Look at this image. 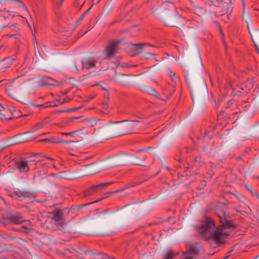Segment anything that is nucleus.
Returning a JSON list of instances; mask_svg holds the SVG:
<instances>
[{"label": "nucleus", "instance_id": "obj_1", "mask_svg": "<svg viewBox=\"0 0 259 259\" xmlns=\"http://www.w3.org/2000/svg\"><path fill=\"white\" fill-rule=\"evenodd\" d=\"M139 124L137 121L122 120L106 123L102 119H96L91 122L90 126L94 127L95 131H102L104 134L109 135V138H112L135 132V128L139 126Z\"/></svg>", "mask_w": 259, "mask_h": 259}, {"label": "nucleus", "instance_id": "obj_2", "mask_svg": "<svg viewBox=\"0 0 259 259\" xmlns=\"http://www.w3.org/2000/svg\"><path fill=\"white\" fill-rule=\"evenodd\" d=\"M195 228L205 240L210 243H214L215 246L220 245L224 242L223 229L216 227L210 217H204L201 221V225L195 226Z\"/></svg>", "mask_w": 259, "mask_h": 259}, {"label": "nucleus", "instance_id": "obj_3", "mask_svg": "<svg viewBox=\"0 0 259 259\" xmlns=\"http://www.w3.org/2000/svg\"><path fill=\"white\" fill-rule=\"evenodd\" d=\"M40 162H35L34 159L20 160L15 162V167L20 173L27 174L31 169H35L34 165H39Z\"/></svg>", "mask_w": 259, "mask_h": 259}, {"label": "nucleus", "instance_id": "obj_4", "mask_svg": "<svg viewBox=\"0 0 259 259\" xmlns=\"http://www.w3.org/2000/svg\"><path fill=\"white\" fill-rule=\"evenodd\" d=\"M82 69L92 70L93 72L100 71L103 68L97 59L94 57L85 58L82 59Z\"/></svg>", "mask_w": 259, "mask_h": 259}, {"label": "nucleus", "instance_id": "obj_5", "mask_svg": "<svg viewBox=\"0 0 259 259\" xmlns=\"http://www.w3.org/2000/svg\"><path fill=\"white\" fill-rule=\"evenodd\" d=\"M120 41L114 40L111 41L107 48L103 51V55L105 59L110 58L117 52V46Z\"/></svg>", "mask_w": 259, "mask_h": 259}, {"label": "nucleus", "instance_id": "obj_6", "mask_svg": "<svg viewBox=\"0 0 259 259\" xmlns=\"http://www.w3.org/2000/svg\"><path fill=\"white\" fill-rule=\"evenodd\" d=\"M13 195L18 200H22L24 198H29L30 196V193L29 191L25 190L17 189L13 192Z\"/></svg>", "mask_w": 259, "mask_h": 259}, {"label": "nucleus", "instance_id": "obj_7", "mask_svg": "<svg viewBox=\"0 0 259 259\" xmlns=\"http://www.w3.org/2000/svg\"><path fill=\"white\" fill-rule=\"evenodd\" d=\"M7 5L10 7H19L22 9L28 14H29V12L27 8L21 1L19 0H8Z\"/></svg>", "mask_w": 259, "mask_h": 259}, {"label": "nucleus", "instance_id": "obj_8", "mask_svg": "<svg viewBox=\"0 0 259 259\" xmlns=\"http://www.w3.org/2000/svg\"><path fill=\"white\" fill-rule=\"evenodd\" d=\"M217 215L219 218L221 223L222 224L223 229L226 228H231L232 227L231 224L229 222H226V214L223 211H218L216 212Z\"/></svg>", "mask_w": 259, "mask_h": 259}, {"label": "nucleus", "instance_id": "obj_9", "mask_svg": "<svg viewBox=\"0 0 259 259\" xmlns=\"http://www.w3.org/2000/svg\"><path fill=\"white\" fill-rule=\"evenodd\" d=\"M39 142H48L51 143H63V144H68L71 143V141H65V140H61L59 138H57L56 137H52L50 138H46L43 140H41L39 141Z\"/></svg>", "mask_w": 259, "mask_h": 259}, {"label": "nucleus", "instance_id": "obj_10", "mask_svg": "<svg viewBox=\"0 0 259 259\" xmlns=\"http://www.w3.org/2000/svg\"><path fill=\"white\" fill-rule=\"evenodd\" d=\"M183 255V259H196L197 256V252L194 248H192L189 251L185 252Z\"/></svg>", "mask_w": 259, "mask_h": 259}, {"label": "nucleus", "instance_id": "obj_11", "mask_svg": "<svg viewBox=\"0 0 259 259\" xmlns=\"http://www.w3.org/2000/svg\"><path fill=\"white\" fill-rule=\"evenodd\" d=\"M10 221L15 224H19L24 222V219L19 214H14L10 217Z\"/></svg>", "mask_w": 259, "mask_h": 259}, {"label": "nucleus", "instance_id": "obj_12", "mask_svg": "<svg viewBox=\"0 0 259 259\" xmlns=\"http://www.w3.org/2000/svg\"><path fill=\"white\" fill-rule=\"evenodd\" d=\"M35 162L41 163V164L39 165H34V167H35V168H39L40 167H41V169H42L41 170H38L37 171L38 174L39 175H42L44 174H46L47 172V166L46 165L45 163L42 162L41 161H35Z\"/></svg>", "mask_w": 259, "mask_h": 259}, {"label": "nucleus", "instance_id": "obj_13", "mask_svg": "<svg viewBox=\"0 0 259 259\" xmlns=\"http://www.w3.org/2000/svg\"><path fill=\"white\" fill-rule=\"evenodd\" d=\"M193 11L194 13L199 16L204 15L206 12V9L200 6H195Z\"/></svg>", "mask_w": 259, "mask_h": 259}, {"label": "nucleus", "instance_id": "obj_14", "mask_svg": "<svg viewBox=\"0 0 259 259\" xmlns=\"http://www.w3.org/2000/svg\"><path fill=\"white\" fill-rule=\"evenodd\" d=\"M15 89V88L12 86L9 87L7 89H6V92L9 96L15 99H17L18 97V94Z\"/></svg>", "mask_w": 259, "mask_h": 259}, {"label": "nucleus", "instance_id": "obj_15", "mask_svg": "<svg viewBox=\"0 0 259 259\" xmlns=\"http://www.w3.org/2000/svg\"><path fill=\"white\" fill-rule=\"evenodd\" d=\"M80 209L79 207H76L75 206H71L70 208H65L63 210V213H69L73 214L75 213V211L79 210Z\"/></svg>", "mask_w": 259, "mask_h": 259}, {"label": "nucleus", "instance_id": "obj_16", "mask_svg": "<svg viewBox=\"0 0 259 259\" xmlns=\"http://www.w3.org/2000/svg\"><path fill=\"white\" fill-rule=\"evenodd\" d=\"M245 187L253 196L259 199V194L256 190H253L251 186L247 185H245Z\"/></svg>", "mask_w": 259, "mask_h": 259}, {"label": "nucleus", "instance_id": "obj_17", "mask_svg": "<svg viewBox=\"0 0 259 259\" xmlns=\"http://www.w3.org/2000/svg\"><path fill=\"white\" fill-rule=\"evenodd\" d=\"M54 177H57L60 179H68L67 175L65 171H61L57 174H52Z\"/></svg>", "mask_w": 259, "mask_h": 259}, {"label": "nucleus", "instance_id": "obj_18", "mask_svg": "<svg viewBox=\"0 0 259 259\" xmlns=\"http://www.w3.org/2000/svg\"><path fill=\"white\" fill-rule=\"evenodd\" d=\"M174 256V253L171 251L168 250L164 254L163 259H173Z\"/></svg>", "mask_w": 259, "mask_h": 259}, {"label": "nucleus", "instance_id": "obj_19", "mask_svg": "<svg viewBox=\"0 0 259 259\" xmlns=\"http://www.w3.org/2000/svg\"><path fill=\"white\" fill-rule=\"evenodd\" d=\"M110 184H111V183H101L100 184L93 186L92 187V189H102L104 187L108 186Z\"/></svg>", "mask_w": 259, "mask_h": 259}, {"label": "nucleus", "instance_id": "obj_20", "mask_svg": "<svg viewBox=\"0 0 259 259\" xmlns=\"http://www.w3.org/2000/svg\"><path fill=\"white\" fill-rule=\"evenodd\" d=\"M133 47H134L136 49H141L143 46H147L148 44H135L132 45ZM149 46L153 47V46L151 45H148Z\"/></svg>", "mask_w": 259, "mask_h": 259}, {"label": "nucleus", "instance_id": "obj_21", "mask_svg": "<svg viewBox=\"0 0 259 259\" xmlns=\"http://www.w3.org/2000/svg\"><path fill=\"white\" fill-rule=\"evenodd\" d=\"M2 223L5 226L12 223L11 221H10V217L3 218L2 219Z\"/></svg>", "mask_w": 259, "mask_h": 259}, {"label": "nucleus", "instance_id": "obj_22", "mask_svg": "<svg viewBox=\"0 0 259 259\" xmlns=\"http://www.w3.org/2000/svg\"><path fill=\"white\" fill-rule=\"evenodd\" d=\"M23 223H25V225L23 227V228L27 230L31 229V227H32V225L31 224V223L29 221L24 220V222H23Z\"/></svg>", "mask_w": 259, "mask_h": 259}, {"label": "nucleus", "instance_id": "obj_23", "mask_svg": "<svg viewBox=\"0 0 259 259\" xmlns=\"http://www.w3.org/2000/svg\"><path fill=\"white\" fill-rule=\"evenodd\" d=\"M155 55L150 53L146 52L144 54L143 57L147 59H150L154 58Z\"/></svg>", "mask_w": 259, "mask_h": 259}, {"label": "nucleus", "instance_id": "obj_24", "mask_svg": "<svg viewBox=\"0 0 259 259\" xmlns=\"http://www.w3.org/2000/svg\"><path fill=\"white\" fill-rule=\"evenodd\" d=\"M46 122H45L44 121H41L35 124V128L36 130H38L44 127L46 125Z\"/></svg>", "mask_w": 259, "mask_h": 259}, {"label": "nucleus", "instance_id": "obj_25", "mask_svg": "<svg viewBox=\"0 0 259 259\" xmlns=\"http://www.w3.org/2000/svg\"><path fill=\"white\" fill-rule=\"evenodd\" d=\"M6 20V18L3 16H0V29H3L5 27L6 24V23H3L4 21Z\"/></svg>", "mask_w": 259, "mask_h": 259}, {"label": "nucleus", "instance_id": "obj_26", "mask_svg": "<svg viewBox=\"0 0 259 259\" xmlns=\"http://www.w3.org/2000/svg\"><path fill=\"white\" fill-rule=\"evenodd\" d=\"M35 106L37 107H38L39 108L41 109V108H46V107H48L53 106L54 105H52L50 103H46L43 104L36 105Z\"/></svg>", "mask_w": 259, "mask_h": 259}, {"label": "nucleus", "instance_id": "obj_27", "mask_svg": "<svg viewBox=\"0 0 259 259\" xmlns=\"http://www.w3.org/2000/svg\"><path fill=\"white\" fill-rule=\"evenodd\" d=\"M167 72L170 77L171 80H174V76L175 75V72H173L172 70L170 68L167 69Z\"/></svg>", "mask_w": 259, "mask_h": 259}, {"label": "nucleus", "instance_id": "obj_28", "mask_svg": "<svg viewBox=\"0 0 259 259\" xmlns=\"http://www.w3.org/2000/svg\"><path fill=\"white\" fill-rule=\"evenodd\" d=\"M77 131H73L69 133H61L60 134L63 136H74L76 135Z\"/></svg>", "mask_w": 259, "mask_h": 259}, {"label": "nucleus", "instance_id": "obj_29", "mask_svg": "<svg viewBox=\"0 0 259 259\" xmlns=\"http://www.w3.org/2000/svg\"><path fill=\"white\" fill-rule=\"evenodd\" d=\"M103 109L106 112H109L111 109V107L107 103L103 104Z\"/></svg>", "mask_w": 259, "mask_h": 259}, {"label": "nucleus", "instance_id": "obj_30", "mask_svg": "<svg viewBox=\"0 0 259 259\" xmlns=\"http://www.w3.org/2000/svg\"><path fill=\"white\" fill-rule=\"evenodd\" d=\"M147 92L149 94L152 95H155L156 94H157L156 91L151 88H149L148 89Z\"/></svg>", "mask_w": 259, "mask_h": 259}, {"label": "nucleus", "instance_id": "obj_31", "mask_svg": "<svg viewBox=\"0 0 259 259\" xmlns=\"http://www.w3.org/2000/svg\"><path fill=\"white\" fill-rule=\"evenodd\" d=\"M168 5H169V7L170 8H174V5H173L172 3H170V2H167V1H165L164 2V3L163 4V7H165V6H167Z\"/></svg>", "mask_w": 259, "mask_h": 259}, {"label": "nucleus", "instance_id": "obj_32", "mask_svg": "<svg viewBox=\"0 0 259 259\" xmlns=\"http://www.w3.org/2000/svg\"><path fill=\"white\" fill-rule=\"evenodd\" d=\"M54 220H55L56 221H59L60 219V214L59 212L58 213H56L54 217Z\"/></svg>", "mask_w": 259, "mask_h": 259}, {"label": "nucleus", "instance_id": "obj_33", "mask_svg": "<svg viewBox=\"0 0 259 259\" xmlns=\"http://www.w3.org/2000/svg\"><path fill=\"white\" fill-rule=\"evenodd\" d=\"M8 36H9L10 37H16L17 38L18 36H19V34L18 33H14V34H8Z\"/></svg>", "mask_w": 259, "mask_h": 259}, {"label": "nucleus", "instance_id": "obj_34", "mask_svg": "<svg viewBox=\"0 0 259 259\" xmlns=\"http://www.w3.org/2000/svg\"><path fill=\"white\" fill-rule=\"evenodd\" d=\"M213 0H211V1H209L208 3L205 2V5L209 6H213L214 5L213 4Z\"/></svg>", "mask_w": 259, "mask_h": 259}, {"label": "nucleus", "instance_id": "obj_35", "mask_svg": "<svg viewBox=\"0 0 259 259\" xmlns=\"http://www.w3.org/2000/svg\"><path fill=\"white\" fill-rule=\"evenodd\" d=\"M9 60V59L7 58V59H4V60H2V61L0 62V66H3V65H4L3 64H4V62H5V61H6V60Z\"/></svg>", "mask_w": 259, "mask_h": 259}, {"label": "nucleus", "instance_id": "obj_36", "mask_svg": "<svg viewBox=\"0 0 259 259\" xmlns=\"http://www.w3.org/2000/svg\"><path fill=\"white\" fill-rule=\"evenodd\" d=\"M85 17V15L84 14H83L81 16L80 18L79 19V21H80H80H81L84 19V18Z\"/></svg>", "mask_w": 259, "mask_h": 259}, {"label": "nucleus", "instance_id": "obj_37", "mask_svg": "<svg viewBox=\"0 0 259 259\" xmlns=\"http://www.w3.org/2000/svg\"><path fill=\"white\" fill-rule=\"evenodd\" d=\"M91 9V7H90V8H89L83 14H84L85 16L90 12V10Z\"/></svg>", "mask_w": 259, "mask_h": 259}, {"label": "nucleus", "instance_id": "obj_38", "mask_svg": "<svg viewBox=\"0 0 259 259\" xmlns=\"http://www.w3.org/2000/svg\"><path fill=\"white\" fill-rule=\"evenodd\" d=\"M64 2V0H60V1L59 2V3L58 4H57L59 6H61L63 2Z\"/></svg>", "mask_w": 259, "mask_h": 259}, {"label": "nucleus", "instance_id": "obj_39", "mask_svg": "<svg viewBox=\"0 0 259 259\" xmlns=\"http://www.w3.org/2000/svg\"><path fill=\"white\" fill-rule=\"evenodd\" d=\"M14 26L15 28H16V32H17L19 30L18 25L17 24H15L14 26H11V27Z\"/></svg>", "mask_w": 259, "mask_h": 259}, {"label": "nucleus", "instance_id": "obj_40", "mask_svg": "<svg viewBox=\"0 0 259 259\" xmlns=\"http://www.w3.org/2000/svg\"><path fill=\"white\" fill-rule=\"evenodd\" d=\"M133 163L135 164H138V165H140L141 164L140 162H137V161L134 162Z\"/></svg>", "mask_w": 259, "mask_h": 259}, {"label": "nucleus", "instance_id": "obj_41", "mask_svg": "<svg viewBox=\"0 0 259 259\" xmlns=\"http://www.w3.org/2000/svg\"><path fill=\"white\" fill-rule=\"evenodd\" d=\"M33 42H34V45H35V44L37 45V41H36V39L35 38L34 40H33Z\"/></svg>", "mask_w": 259, "mask_h": 259}, {"label": "nucleus", "instance_id": "obj_42", "mask_svg": "<svg viewBox=\"0 0 259 259\" xmlns=\"http://www.w3.org/2000/svg\"><path fill=\"white\" fill-rule=\"evenodd\" d=\"M145 159V156H143L141 159V161H143Z\"/></svg>", "mask_w": 259, "mask_h": 259}, {"label": "nucleus", "instance_id": "obj_43", "mask_svg": "<svg viewBox=\"0 0 259 259\" xmlns=\"http://www.w3.org/2000/svg\"><path fill=\"white\" fill-rule=\"evenodd\" d=\"M46 158L49 159H50V160H51V161H53L54 160L53 158H51V157H46Z\"/></svg>", "mask_w": 259, "mask_h": 259}, {"label": "nucleus", "instance_id": "obj_44", "mask_svg": "<svg viewBox=\"0 0 259 259\" xmlns=\"http://www.w3.org/2000/svg\"><path fill=\"white\" fill-rule=\"evenodd\" d=\"M42 47L46 51H47V47L46 46H42Z\"/></svg>", "mask_w": 259, "mask_h": 259}, {"label": "nucleus", "instance_id": "obj_45", "mask_svg": "<svg viewBox=\"0 0 259 259\" xmlns=\"http://www.w3.org/2000/svg\"><path fill=\"white\" fill-rule=\"evenodd\" d=\"M4 11H6V12H12V11L7 10H6V9H4Z\"/></svg>", "mask_w": 259, "mask_h": 259}, {"label": "nucleus", "instance_id": "obj_46", "mask_svg": "<svg viewBox=\"0 0 259 259\" xmlns=\"http://www.w3.org/2000/svg\"><path fill=\"white\" fill-rule=\"evenodd\" d=\"M242 3H243V7H244V1L245 0H242Z\"/></svg>", "mask_w": 259, "mask_h": 259}, {"label": "nucleus", "instance_id": "obj_47", "mask_svg": "<svg viewBox=\"0 0 259 259\" xmlns=\"http://www.w3.org/2000/svg\"><path fill=\"white\" fill-rule=\"evenodd\" d=\"M102 88L104 90H106V89L105 88H104V87H102Z\"/></svg>", "mask_w": 259, "mask_h": 259}, {"label": "nucleus", "instance_id": "obj_48", "mask_svg": "<svg viewBox=\"0 0 259 259\" xmlns=\"http://www.w3.org/2000/svg\"><path fill=\"white\" fill-rule=\"evenodd\" d=\"M170 26H176L175 25H173V24H171V25H169Z\"/></svg>", "mask_w": 259, "mask_h": 259}, {"label": "nucleus", "instance_id": "obj_49", "mask_svg": "<svg viewBox=\"0 0 259 259\" xmlns=\"http://www.w3.org/2000/svg\"><path fill=\"white\" fill-rule=\"evenodd\" d=\"M66 102V101L64 100L63 102H61L60 103H61V104H62L63 103H64V102Z\"/></svg>", "mask_w": 259, "mask_h": 259}, {"label": "nucleus", "instance_id": "obj_50", "mask_svg": "<svg viewBox=\"0 0 259 259\" xmlns=\"http://www.w3.org/2000/svg\"><path fill=\"white\" fill-rule=\"evenodd\" d=\"M2 149L0 148V153L2 152Z\"/></svg>", "mask_w": 259, "mask_h": 259}, {"label": "nucleus", "instance_id": "obj_51", "mask_svg": "<svg viewBox=\"0 0 259 259\" xmlns=\"http://www.w3.org/2000/svg\"><path fill=\"white\" fill-rule=\"evenodd\" d=\"M257 179L259 180V176L257 177Z\"/></svg>", "mask_w": 259, "mask_h": 259}]
</instances>
